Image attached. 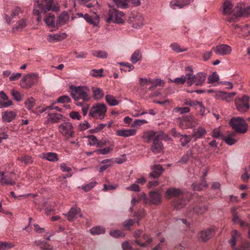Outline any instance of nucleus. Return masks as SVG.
I'll list each match as a JSON object with an SVG mask.
<instances>
[{"instance_id": "obj_5", "label": "nucleus", "mask_w": 250, "mask_h": 250, "mask_svg": "<svg viewBox=\"0 0 250 250\" xmlns=\"http://www.w3.org/2000/svg\"><path fill=\"white\" fill-rule=\"evenodd\" d=\"M233 16L228 20V22H232L237 21V19L243 16L250 15V6L246 7L243 3H239L233 9Z\"/></svg>"}, {"instance_id": "obj_8", "label": "nucleus", "mask_w": 250, "mask_h": 250, "mask_svg": "<svg viewBox=\"0 0 250 250\" xmlns=\"http://www.w3.org/2000/svg\"><path fill=\"white\" fill-rule=\"evenodd\" d=\"M206 75L202 72L198 73L196 75H193L192 74H187V83L188 86L193 83L197 86H202L205 83Z\"/></svg>"}, {"instance_id": "obj_25", "label": "nucleus", "mask_w": 250, "mask_h": 250, "mask_svg": "<svg viewBox=\"0 0 250 250\" xmlns=\"http://www.w3.org/2000/svg\"><path fill=\"white\" fill-rule=\"evenodd\" d=\"M65 33L51 34L47 37V40L50 42H54L62 41L66 37Z\"/></svg>"}, {"instance_id": "obj_60", "label": "nucleus", "mask_w": 250, "mask_h": 250, "mask_svg": "<svg viewBox=\"0 0 250 250\" xmlns=\"http://www.w3.org/2000/svg\"><path fill=\"white\" fill-rule=\"evenodd\" d=\"M212 136L214 138H223V134L220 130L219 128H214L212 132Z\"/></svg>"}, {"instance_id": "obj_37", "label": "nucleus", "mask_w": 250, "mask_h": 250, "mask_svg": "<svg viewBox=\"0 0 250 250\" xmlns=\"http://www.w3.org/2000/svg\"><path fill=\"white\" fill-rule=\"evenodd\" d=\"M90 233L93 235L104 234L105 232V229L102 227L96 226L92 228L89 230Z\"/></svg>"}, {"instance_id": "obj_28", "label": "nucleus", "mask_w": 250, "mask_h": 250, "mask_svg": "<svg viewBox=\"0 0 250 250\" xmlns=\"http://www.w3.org/2000/svg\"><path fill=\"white\" fill-rule=\"evenodd\" d=\"M149 198L152 204L157 205L161 202V195L157 191H152L149 193Z\"/></svg>"}, {"instance_id": "obj_59", "label": "nucleus", "mask_w": 250, "mask_h": 250, "mask_svg": "<svg viewBox=\"0 0 250 250\" xmlns=\"http://www.w3.org/2000/svg\"><path fill=\"white\" fill-rule=\"evenodd\" d=\"M190 150L193 151L194 155L197 157L198 154L203 153V148L197 144L195 145L192 149Z\"/></svg>"}, {"instance_id": "obj_18", "label": "nucleus", "mask_w": 250, "mask_h": 250, "mask_svg": "<svg viewBox=\"0 0 250 250\" xmlns=\"http://www.w3.org/2000/svg\"><path fill=\"white\" fill-rule=\"evenodd\" d=\"M232 5L230 1L226 0L225 1L223 5V13L224 15L229 16L226 19L228 21V20L233 16V9L232 10Z\"/></svg>"}, {"instance_id": "obj_20", "label": "nucleus", "mask_w": 250, "mask_h": 250, "mask_svg": "<svg viewBox=\"0 0 250 250\" xmlns=\"http://www.w3.org/2000/svg\"><path fill=\"white\" fill-rule=\"evenodd\" d=\"M70 15L66 11L63 12L58 16L56 21L58 26H62L66 23L69 20Z\"/></svg>"}, {"instance_id": "obj_39", "label": "nucleus", "mask_w": 250, "mask_h": 250, "mask_svg": "<svg viewBox=\"0 0 250 250\" xmlns=\"http://www.w3.org/2000/svg\"><path fill=\"white\" fill-rule=\"evenodd\" d=\"M24 104L28 110H31L35 104V100L33 97H30L25 100Z\"/></svg>"}, {"instance_id": "obj_22", "label": "nucleus", "mask_w": 250, "mask_h": 250, "mask_svg": "<svg viewBox=\"0 0 250 250\" xmlns=\"http://www.w3.org/2000/svg\"><path fill=\"white\" fill-rule=\"evenodd\" d=\"M207 133L206 129L204 127L199 126L197 128H194L193 130V133L191 137L194 138V141H196L198 139L203 138Z\"/></svg>"}, {"instance_id": "obj_3", "label": "nucleus", "mask_w": 250, "mask_h": 250, "mask_svg": "<svg viewBox=\"0 0 250 250\" xmlns=\"http://www.w3.org/2000/svg\"><path fill=\"white\" fill-rule=\"evenodd\" d=\"M52 10L58 11L60 6L57 2L55 3L54 0H35L33 14L39 15L42 12H46Z\"/></svg>"}, {"instance_id": "obj_31", "label": "nucleus", "mask_w": 250, "mask_h": 250, "mask_svg": "<svg viewBox=\"0 0 250 250\" xmlns=\"http://www.w3.org/2000/svg\"><path fill=\"white\" fill-rule=\"evenodd\" d=\"M92 96L96 100L101 99L104 96L103 90L98 87H92Z\"/></svg>"}, {"instance_id": "obj_58", "label": "nucleus", "mask_w": 250, "mask_h": 250, "mask_svg": "<svg viewBox=\"0 0 250 250\" xmlns=\"http://www.w3.org/2000/svg\"><path fill=\"white\" fill-rule=\"evenodd\" d=\"M170 47L172 48L173 51H176L178 53L184 52L187 50L186 48H181L180 46L177 43H174L171 44L170 45Z\"/></svg>"}, {"instance_id": "obj_64", "label": "nucleus", "mask_w": 250, "mask_h": 250, "mask_svg": "<svg viewBox=\"0 0 250 250\" xmlns=\"http://www.w3.org/2000/svg\"><path fill=\"white\" fill-rule=\"evenodd\" d=\"M91 127L90 125L87 121H85L83 123H80L79 125V129L81 131L85 130Z\"/></svg>"}, {"instance_id": "obj_6", "label": "nucleus", "mask_w": 250, "mask_h": 250, "mask_svg": "<svg viewBox=\"0 0 250 250\" xmlns=\"http://www.w3.org/2000/svg\"><path fill=\"white\" fill-rule=\"evenodd\" d=\"M229 124L236 133L244 134L248 130V124L241 117L232 118Z\"/></svg>"}, {"instance_id": "obj_29", "label": "nucleus", "mask_w": 250, "mask_h": 250, "mask_svg": "<svg viewBox=\"0 0 250 250\" xmlns=\"http://www.w3.org/2000/svg\"><path fill=\"white\" fill-rule=\"evenodd\" d=\"M44 21L47 26L51 27H54L55 25V15L52 13L46 14Z\"/></svg>"}, {"instance_id": "obj_35", "label": "nucleus", "mask_w": 250, "mask_h": 250, "mask_svg": "<svg viewBox=\"0 0 250 250\" xmlns=\"http://www.w3.org/2000/svg\"><path fill=\"white\" fill-rule=\"evenodd\" d=\"M144 24V18L141 14H138L133 21V26L136 28H140Z\"/></svg>"}, {"instance_id": "obj_4", "label": "nucleus", "mask_w": 250, "mask_h": 250, "mask_svg": "<svg viewBox=\"0 0 250 250\" xmlns=\"http://www.w3.org/2000/svg\"><path fill=\"white\" fill-rule=\"evenodd\" d=\"M71 96L76 100L82 99L84 101H88L90 99L89 90L87 86L71 87Z\"/></svg>"}, {"instance_id": "obj_23", "label": "nucleus", "mask_w": 250, "mask_h": 250, "mask_svg": "<svg viewBox=\"0 0 250 250\" xmlns=\"http://www.w3.org/2000/svg\"><path fill=\"white\" fill-rule=\"evenodd\" d=\"M136 133V130L134 129H125L117 130L116 135L124 137H127L134 135Z\"/></svg>"}, {"instance_id": "obj_32", "label": "nucleus", "mask_w": 250, "mask_h": 250, "mask_svg": "<svg viewBox=\"0 0 250 250\" xmlns=\"http://www.w3.org/2000/svg\"><path fill=\"white\" fill-rule=\"evenodd\" d=\"M207 184L204 179L201 182H196L192 185V188L194 190L201 191L206 188Z\"/></svg>"}, {"instance_id": "obj_17", "label": "nucleus", "mask_w": 250, "mask_h": 250, "mask_svg": "<svg viewBox=\"0 0 250 250\" xmlns=\"http://www.w3.org/2000/svg\"><path fill=\"white\" fill-rule=\"evenodd\" d=\"M214 51L216 54L221 55H226L229 54L231 53V48L228 45L222 44L217 45L216 48H215Z\"/></svg>"}, {"instance_id": "obj_36", "label": "nucleus", "mask_w": 250, "mask_h": 250, "mask_svg": "<svg viewBox=\"0 0 250 250\" xmlns=\"http://www.w3.org/2000/svg\"><path fill=\"white\" fill-rule=\"evenodd\" d=\"M240 239V236L238 231L236 230H233L232 232L231 238L229 241V243L233 249H234V247L235 245V242L238 241Z\"/></svg>"}, {"instance_id": "obj_51", "label": "nucleus", "mask_w": 250, "mask_h": 250, "mask_svg": "<svg viewBox=\"0 0 250 250\" xmlns=\"http://www.w3.org/2000/svg\"><path fill=\"white\" fill-rule=\"evenodd\" d=\"M208 83H213L219 80V76L216 72H213L212 75L208 77Z\"/></svg>"}, {"instance_id": "obj_42", "label": "nucleus", "mask_w": 250, "mask_h": 250, "mask_svg": "<svg viewBox=\"0 0 250 250\" xmlns=\"http://www.w3.org/2000/svg\"><path fill=\"white\" fill-rule=\"evenodd\" d=\"M141 87L142 89L148 88L151 85V81L146 79L141 78L139 80Z\"/></svg>"}, {"instance_id": "obj_54", "label": "nucleus", "mask_w": 250, "mask_h": 250, "mask_svg": "<svg viewBox=\"0 0 250 250\" xmlns=\"http://www.w3.org/2000/svg\"><path fill=\"white\" fill-rule=\"evenodd\" d=\"M14 247V245L9 242H0V250H6Z\"/></svg>"}, {"instance_id": "obj_16", "label": "nucleus", "mask_w": 250, "mask_h": 250, "mask_svg": "<svg viewBox=\"0 0 250 250\" xmlns=\"http://www.w3.org/2000/svg\"><path fill=\"white\" fill-rule=\"evenodd\" d=\"M215 230L214 228H209L202 230L198 234L200 240L206 242L211 238L215 234Z\"/></svg>"}, {"instance_id": "obj_55", "label": "nucleus", "mask_w": 250, "mask_h": 250, "mask_svg": "<svg viewBox=\"0 0 250 250\" xmlns=\"http://www.w3.org/2000/svg\"><path fill=\"white\" fill-rule=\"evenodd\" d=\"M185 104L186 105H189L191 106H201L202 103L200 102H198L197 101H192L190 99H187L185 102Z\"/></svg>"}, {"instance_id": "obj_33", "label": "nucleus", "mask_w": 250, "mask_h": 250, "mask_svg": "<svg viewBox=\"0 0 250 250\" xmlns=\"http://www.w3.org/2000/svg\"><path fill=\"white\" fill-rule=\"evenodd\" d=\"M235 92L228 93L225 92L221 91L219 93V97L224 100L229 102L232 100L233 97L236 95Z\"/></svg>"}, {"instance_id": "obj_34", "label": "nucleus", "mask_w": 250, "mask_h": 250, "mask_svg": "<svg viewBox=\"0 0 250 250\" xmlns=\"http://www.w3.org/2000/svg\"><path fill=\"white\" fill-rule=\"evenodd\" d=\"M42 158L50 162H57L58 160V156L57 153L53 152H48L42 154Z\"/></svg>"}, {"instance_id": "obj_40", "label": "nucleus", "mask_w": 250, "mask_h": 250, "mask_svg": "<svg viewBox=\"0 0 250 250\" xmlns=\"http://www.w3.org/2000/svg\"><path fill=\"white\" fill-rule=\"evenodd\" d=\"M128 0H113L115 5L118 8H126L128 7Z\"/></svg>"}, {"instance_id": "obj_27", "label": "nucleus", "mask_w": 250, "mask_h": 250, "mask_svg": "<svg viewBox=\"0 0 250 250\" xmlns=\"http://www.w3.org/2000/svg\"><path fill=\"white\" fill-rule=\"evenodd\" d=\"M48 122L57 123L63 120V116L62 114L51 113L48 115Z\"/></svg>"}, {"instance_id": "obj_12", "label": "nucleus", "mask_w": 250, "mask_h": 250, "mask_svg": "<svg viewBox=\"0 0 250 250\" xmlns=\"http://www.w3.org/2000/svg\"><path fill=\"white\" fill-rule=\"evenodd\" d=\"M59 132L66 137H72L74 134L73 126L70 123L65 122L61 124L59 127Z\"/></svg>"}, {"instance_id": "obj_21", "label": "nucleus", "mask_w": 250, "mask_h": 250, "mask_svg": "<svg viewBox=\"0 0 250 250\" xmlns=\"http://www.w3.org/2000/svg\"><path fill=\"white\" fill-rule=\"evenodd\" d=\"M13 173H9L4 175V173L3 171L0 172V180L3 181L5 185H13L15 182L13 177Z\"/></svg>"}, {"instance_id": "obj_49", "label": "nucleus", "mask_w": 250, "mask_h": 250, "mask_svg": "<svg viewBox=\"0 0 250 250\" xmlns=\"http://www.w3.org/2000/svg\"><path fill=\"white\" fill-rule=\"evenodd\" d=\"M234 135V133L232 134H229L224 138V139L227 144L229 145H232L234 144L237 142L236 140L232 137V136Z\"/></svg>"}, {"instance_id": "obj_48", "label": "nucleus", "mask_w": 250, "mask_h": 250, "mask_svg": "<svg viewBox=\"0 0 250 250\" xmlns=\"http://www.w3.org/2000/svg\"><path fill=\"white\" fill-rule=\"evenodd\" d=\"M103 69H92L90 71V75L94 77H101L103 76Z\"/></svg>"}, {"instance_id": "obj_7", "label": "nucleus", "mask_w": 250, "mask_h": 250, "mask_svg": "<svg viewBox=\"0 0 250 250\" xmlns=\"http://www.w3.org/2000/svg\"><path fill=\"white\" fill-rule=\"evenodd\" d=\"M106 108L104 104L98 103L93 105L88 114L90 118L102 119L105 116Z\"/></svg>"}, {"instance_id": "obj_13", "label": "nucleus", "mask_w": 250, "mask_h": 250, "mask_svg": "<svg viewBox=\"0 0 250 250\" xmlns=\"http://www.w3.org/2000/svg\"><path fill=\"white\" fill-rule=\"evenodd\" d=\"M142 233V231L141 230H138L134 232V236L136 239L135 242L137 245L140 246L141 247H145L149 245L152 242V238H150L148 235L144 234L143 235V241H144L145 242H141L139 240L137 239V238L140 236Z\"/></svg>"}, {"instance_id": "obj_44", "label": "nucleus", "mask_w": 250, "mask_h": 250, "mask_svg": "<svg viewBox=\"0 0 250 250\" xmlns=\"http://www.w3.org/2000/svg\"><path fill=\"white\" fill-rule=\"evenodd\" d=\"M164 82L161 79H156L155 80L151 81V85L149 87L150 90H153L157 86H163Z\"/></svg>"}, {"instance_id": "obj_1", "label": "nucleus", "mask_w": 250, "mask_h": 250, "mask_svg": "<svg viewBox=\"0 0 250 250\" xmlns=\"http://www.w3.org/2000/svg\"><path fill=\"white\" fill-rule=\"evenodd\" d=\"M165 196L168 199L173 198L172 206L174 208L179 209L188 203L189 195L178 188H170L167 190Z\"/></svg>"}, {"instance_id": "obj_61", "label": "nucleus", "mask_w": 250, "mask_h": 250, "mask_svg": "<svg viewBox=\"0 0 250 250\" xmlns=\"http://www.w3.org/2000/svg\"><path fill=\"white\" fill-rule=\"evenodd\" d=\"M126 161L125 155H122L121 157L110 159V163H116L119 164H122Z\"/></svg>"}, {"instance_id": "obj_9", "label": "nucleus", "mask_w": 250, "mask_h": 250, "mask_svg": "<svg viewBox=\"0 0 250 250\" xmlns=\"http://www.w3.org/2000/svg\"><path fill=\"white\" fill-rule=\"evenodd\" d=\"M250 97L244 95L242 97H238L235 100L236 109L241 112H245L250 108Z\"/></svg>"}, {"instance_id": "obj_19", "label": "nucleus", "mask_w": 250, "mask_h": 250, "mask_svg": "<svg viewBox=\"0 0 250 250\" xmlns=\"http://www.w3.org/2000/svg\"><path fill=\"white\" fill-rule=\"evenodd\" d=\"M80 214V208H72L67 213H63V215L67 217V220L72 222L76 219Z\"/></svg>"}, {"instance_id": "obj_30", "label": "nucleus", "mask_w": 250, "mask_h": 250, "mask_svg": "<svg viewBox=\"0 0 250 250\" xmlns=\"http://www.w3.org/2000/svg\"><path fill=\"white\" fill-rule=\"evenodd\" d=\"M191 158L197 159V156L194 155L193 151L189 150L187 153L181 158L179 162H182L184 164L187 163Z\"/></svg>"}, {"instance_id": "obj_24", "label": "nucleus", "mask_w": 250, "mask_h": 250, "mask_svg": "<svg viewBox=\"0 0 250 250\" xmlns=\"http://www.w3.org/2000/svg\"><path fill=\"white\" fill-rule=\"evenodd\" d=\"M17 116V113L14 111H6L1 114L3 122L9 123L14 120Z\"/></svg>"}, {"instance_id": "obj_62", "label": "nucleus", "mask_w": 250, "mask_h": 250, "mask_svg": "<svg viewBox=\"0 0 250 250\" xmlns=\"http://www.w3.org/2000/svg\"><path fill=\"white\" fill-rule=\"evenodd\" d=\"M250 247V243L248 241H244L241 243V246L238 249L234 250H248Z\"/></svg>"}, {"instance_id": "obj_2", "label": "nucleus", "mask_w": 250, "mask_h": 250, "mask_svg": "<svg viewBox=\"0 0 250 250\" xmlns=\"http://www.w3.org/2000/svg\"><path fill=\"white\" fill-rule=\"evenodd\" d=\"M166 137L162 132H155L152 130L146 131L143 135L146 142L149 143L151 140L153 141L151 150L154 153L160 152L163 150L162 140H165Z\"/></svg>"}, {"instance_id": "obj_53", "label": "nucleus", "mask_w": 250, "mask_h": 250, "mask_svg": "<svg viewBox=\"0 0 250 250\" xmlns=\"http://www.w3.org/2000/svg\"><path fill=\"white\" fill-rule=\"evenodd\" d=\"M101 164H104V165L100 166L99 167L100 172H103L109 167V160L108 159L103 160Z\"/></svg>"}, {"instance_id": "obj_47", "label": "nucleus", "mask_w": 250, "mask_h": 250, "mask_svg": "<svg viewBox=\"0 0 250 250\" xmlns=\"http://www.w3.org/2000/svg\"><path fill=\"white\" fill-rule=\"evenodd\" d=\"M92 54L94 56L99 57L100 58H105L107 57L108 54L104 51H92Z\"/></svg>"}, {"instance_id": "obj_52", "label": "nucleus", "mask_w": 250, "mask_h": 250, "mask_svg": "<svg viewBox=\"0 0 250 250\" xmlns=\"http://www.w3.org/2000/svg\"><path fill=\"white\" fill-rule=\"evenodd\" d=\"M110 236L115 238H122L125 236V234L119 230H110Z\"/></svg>"}, {"instance_id": "obj_11", "label": "nucleus", "mask_w": 250, "mask_h": 250, "mask_svg": "<svg viewBox=\"0 0 250 250\" xmlns=\"http://www.w3.org/2000/svg\"><path fill=\"white\" fill-rule=\"evenodd\" d=\"M179 126L182 129L192 128L197 125V121L193 115H187L179 119Z\"/></svg>"}, {"instance_id": "obj_46", "label": "nucleus", "mask_w": 250, "mask_h": 250, "mask_svg": "<svg viewBox=\"0 0 250 250\" xmlns=\"http://www.w3.org/2000/svg\"><path fill=\"white\" fill-rule=\"evenodd\" d=\"M18 160L21 163H23L25 165H28L32 163L33 160L31 157L28 155H25L21 157H19Z\"/></svg>"}, {"instance_id": "obj_57", "label": "nucleus", "mask_w": 250, "mask_h": 250, "mask_svg": "<svg viewBox=\"0 0 250 250\" xmlns=\"http://www.w3.org/2000/svg\"><path fill=\"white\" fill-rule=\"evenodd\" d=\"M71 99L69 97L63 95L60 97L57 100L56 103H69L71 102Z\"/></svg>"}, {"instance_id": "obj_15", "label": "nucleus", "mask_w": 250, "mask_h": 250, "mask_svg": "<svg viewBox=\"0 0 250 250\" xmlns=\"http://www.w3.org/2000/svg\"><path fill=\"white\" fill-rule=\"evenodd\" d=\"M208 207L206 205L200 204L196 207L191 208L189 212L187 213L188 218L193 217L195 214H203L207 210Z\"/></svg>"}, {"instance_id": "obj_38", "label": "nucleus", "mask_w": 250, "mask_h": 250, "mask_svg": "<svg viewBox=\"0 0 250 250\" xmlns=\"http://www.w3.org/2000/svg\"><path fill=\"white\" fill-rule=\"evenodd\" d=\"M142 55L139 50H136L131 55L130 61L133 63H135L142 59Z\"/></svg>"}, {"instance_id": "obj_63", "label": "nucleus", "mask_w": 250, "mask_h": 250, "mask_svg": "<svg viewBox=\"0 0 250 250\" xmlns=\"http://www.w3.org/2000/svg\"><path fill=\"white\" fill-rule=\"evenodd\" d=\"M170 7L174 9H176L177 8L181 9V4L180 3L179 0H175L171 1L170 3Z\"/></svg>"}, {"instance_id": "obj_56", "label": "nucleus", "mask_w": 250, "mask_h": 250, "mask_svg": "<svg viewBox=\"0 0 250 250\" xmlns=\"http://www.w3.org/2000/svg\"><path fill=\"white\" fill-rule=\"evenodd\" d=\"M87 138L88 139V144L90 146H95V145H98V140L97 138L94 135H89L87 136Z\"/></svg>"}, {"instance_id": "obj_10", "label": "nucleus", "mask_w": 250, "mask_h": 250, "mask_svg": "<svg viewBox=\"0 0 250 250\" xmlns=\"http://www.w3.org/2000/svg\"><path fill=\"white\" fill-rule=\"evenodd\" d=\"M38 80V75L31 73L23 76L21 80L20 85L24 88H28L36 84Z\"/></svg>"}, {"instance_id": "obj_45", "label": "nucleus", "mask_w": 250, "mask_h": 250, "mask_svg": "<svg viewBox=\"0 0 250 250\" xmlns=\"http://www.w3.org/2000/svg\"><path fill=\"white\" fill-rule=\"evenodd\" d=\"M180 138V141L182 146H185L190 142L191 139V136L187 135H182Z\"/></svg>"}, {"instance_id": "obj_26", "label": "nucleus", "mask_w": 250, "mask_h": 250, "mask_svg": "<svg viewBox=\"0 0 250 250\" xmlns=\"http://www.w3.org/2000/svg\"><path fill=\"white\" fill-rule=\"evenodd\" d=\"M236 208L233 207L231 208V212L233 216L232 221L236 223H239L242 227H249V224L245 222L242 221L239 218L237 212H236Z\"/></svg>"}, {"instance_id": "obj_50", "label": "nucleus", "mask_w": 250, "mask_h": 250, "mask_svg": "<svg viewBox=\"0 0 250 250\" xmlns=\"http://www.w3.org/2000/svg\"><path fill=\"white\" fill-rule=\"evenodd\" d=\"M11 95L13 97L14 99L17 101V102H20L22 100V96L21 94V93L17 90L13 89L11 92Z\"/></svg>"}, {"instance_id": "obj_14", "label": "nucleus", "mask_w": 250, "mask_h": 250, "mask_svg": "<svg viewBox=\"0 0 250 250\" xmlns=\"http://www.w3.org/2000/svg\"><path fill=\"white\" fill-rule=\"evenodd\" d=\"M124 16V14L123 12L114 8H110V21L117 23H122L124 21L123 19Z\"/></svg>"}, {"instance_id": "obj_41", "label": "nucleus", "mask_w": 250, "mask_h": 250, "mask_svg": "<svg viewBox=\"0 0 250 250\" xmlns=\"http://www.w3.org/2000/svg\"><path fill=\"white\" fill-rule=\"evenodd\" d=\"M27 25L26 20L22 19L19 21L14 26V29L18 31L21 30Z\"/></svg>"}, {"instance_id": "obj_43", "label": "nucleus", "mask_w": 250, "mask_h": 250, "mask_svg": "<svg viewBox=\"0 0 250 250\" xmlns=\"http://www.w3.org/2000/svg\"><path fill=\"white\" fill-rule=\"evenodd\" d=\"M87 22L94 26H97L99 23V17L96 14L90 16Z\"/></svg>"}]
</instances>
